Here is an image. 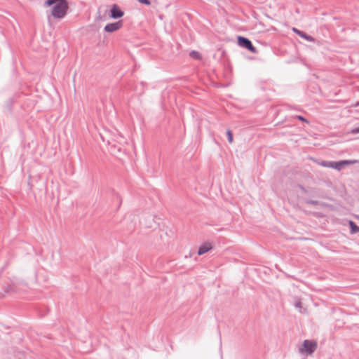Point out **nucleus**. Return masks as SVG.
Segmentation results:
<instances>
[{
    "label": "nucleus",
    "instance_id": "12",
    "mask_svg": "<svg viewBox=\"0 0 359 359\" xmlns=\"http://www.w3.org/2000/svg\"><path fill=\"white\" fill-rule=\"evenodd\" d=\"M320 165L323 167H330V168H332V162H326V161H323L320 163Z\"/></svg>",
    "mask_w": 359,
    "mask_h": 359
},
{
    "label": "nucleus",
    "instance_id": "8",
    "mask_svg": "<svg viewBox=\"0 0 359 359\" xmlns=\"http://www.w3.org/2000/svg\"><path fill=\"white\" fill-rule=\"evenodd\" d=\"M349 226L351 229V233H355L359 232V227L352 221L349 222Z\"/></svg>",
    "mask_w": 359,
    "mask_h": 359
},
{
    "label": "nucleus",
    "instance_id": "17",
    "mask_svg": "<svg viewBox=\"0 0 359 359\" xmlns=\"http://www.w3.org/2000/svg\"><path fill=\"white\" fill-rule=\"evenodd\" d=\"M165 234H166L167 236H169V233H168V231H166V232H165Z\"/></svg>",
    "mask_w": 359,
    "mask_h": 359
},
{
    "label": "nucleus",
    "instance_id": "1",
    "mask_svg": "<svg viewBox=\"0 0 359 359\" xmlns=\"http://www.w3.org/2000/svg\"><path fill=\"white\" fill-rule=\"evenodd\" d=\"M44 6L48 8L50 16L56 20L64 18L69 9L67 0H46Z\"/></svg>",
    "mask_w": 359,
    "mask_h": 359
},
{
    "label": "nucleus",
    "instance_id": "3",
    "mask_svg": "<svg viewBox=\"0 0 359 359\" xmlns=\"http://www.w3.org/2000/svg\"><path fill=\"white\" fill-rule=\"evenodd\" d=\"M237 42L238 45L242 48H246L248 50H250L251 53H257V50L254 47V46L252 44L251 41L248 39L247 38H245L241 36H238L237 37Z\"/></svg>",
    "mask_w": 359,
    "mask_h": 359
},
{
    "label": "nucleus",
    "instance_id": "14",
    "mask_svg": "<svg viewBox=\"0 0 359 359\" xmlns=\"http://www.w3.org/2000/svg\"><path fill=\"white\" fill-rule=\"evenodd\" d=\"M292 29V31H293L294 33H296V34H297V35H299H299L301 34V33H302V31H300V30L297 29V28H295V27H293Z\"/></svg>",
    "mask_w": 359,
    "mask_h": 359
},
{
    "label": "nucleus",
    "instance_id": "11",
    "mask_svg": "<svg viewBox=\"0 0 359 359\" xmlns=\"http://www.w3.org/2000/svg\"><path fill=\"white\" fill-rule=\"evenodd\" d=\"M226 135H227V137H228V141L230 144H231L233 141V134L231 133V130H228L226 131Z\"/></svg>",
    "mask_w": 359,
    "mask_h": 359
},
{
    "label": "nucleus",
    "instance_id": "10",
    "mask_svg": "<svg viewBox=\"0 0 359 359\" xmlns=\"http://www.w3.org/2000/svg\"><path fill=\"white\" fill-rule=\"evenodd\" d=\"M300 37L302 38H304L306 40L309 41H313V39L307 35L306 34L304 33L303 32H302L301 34L299 35Z\"/></svg>",
    "mask_w": 359,
    "mask_h": 359
},
{
    "label": "nucleus",
    "instance_id": "6",
    "mask_svg": "<svg viewBox=\"0 0 359 359\" xmlns=\"http://www.w3.org/2000/svg\"><path fill=\"white\" fill-rule=\"evenodd\" d=\"M359 161L357 160H345L339 162H332V168L340 170L344 166L355 164Z\"/></svg>",
    "mask_w": 359,
    "mask_h": 359
},
{
    "label": "nucleus",
    "instance_id": "9",
    "mask_svg": "<svg viewBox=\"0 0 359 359\" xmlns=\"http://www.w3.org/2000/svg\"><path fill=\"white\" fill-rule=\"evenodd\" d=\"M190 56L196 60H200L201 58V54L198 51L193 50L190 53Z\"/></svg>",
    "mask_w": 359,
    "mask_h": 359
},
{
    "label": "nucleus",
    "instance_id": "2",
    "mask_svg": "<svg viewBox=\"0 0 359 359\" xmlns=\"http://www.w3.org/2000/svg\"><path fill=\"white\" fill-rule=\"evenodd\" d=\"M124 12L117 4H113L105 11L104 18L117 19L123 16Z\"/></svg>",
    "mask_w": 359,
    "mask_h": 359
},
{
    "label": "nucleus",
    "instance_id": "13",
    "mask_svg": "<svg viewBox=\"0 0 359 359\" xmlns=\"http://www.w3.org/2000/svg\"><path fill=\"white\" fill-rule=\"evenodd\" d=\"M140 3L144 4L145 5H150L151 2L149 0H138Z\"/></svg>",
    "mask_w": 359,
    "mask_h": 359
},
{
    "label": "nucleus",
    "instance_id": "16",
    "mask_svg": "<svg viewBox=\"0 0 359 359\" xmlns=\"http://www.w3.org/2000/svg\"><path fill=\"white\" fill-rule=\"evenodd\" d=\"M299 119L302 120V121H304V118L302 116H299Z\"/></svg>",
    "mask_w": 359,
    "mask_h": 359
},
{
    "label": "nucleus",
    "instance_id": "15",
    "mask_svg": "<svg viewBox=\"0 0 359 359\" xmlns=\"http://www.w3.org/2000/svg\"><path fill=\"white\" fill-rule=\"evenodd\" d=\"M353 133H359V128H357V129L353 130Z\"/></svg>",
    "mask_w": 359,
    "mask_h": 359
},
{
    "label": "nucleus",
    "instance_id": "7",
    "mask_svg": "<svg viewBox=\"0 0 359 359\" xmlns=\"http://www.w3.org/2000/svg\"><path fill=\"white\" fill-rule=\"evenodd\" d=\"M212 248V245L210 243H205L203 245H201L198 250V255H202L206 252H208L209 250H210Z\"/></svg>",
    "mask_w": 359,
    "mask_h": 359
},
{
    "label": "nucleus",
    "instance_id": "5",
    "mask_svg": "<svg viewBox=\"0 0 359 359\" xmlns=\"http://www.w3.org/2000/svg\"><path fill=\"white\" fill-rule=\"evenodd\" d=\"M123 27V21L118 20L115 22L109 23L104 27V31L107 32H114L119 30Z\"/></svg>",
    "mask_w": 359,
    "mask_h": 359
},
{
    "label": "nucleus",
    "instance_id": "4",
    "mask_svg": "<svg viewBox=\"0 0 359 359\" xmlns=\"http://www.w3.org/2000/svg\"><path fill=\"white\" fill-rule=\"evenodd\" d=\"M317 348V343L315 341L305 340L299 351L302 353L311 354Z\"/></svg>",
    "mask_w": 359,
    "mask_h": 359
}]
</instances>
